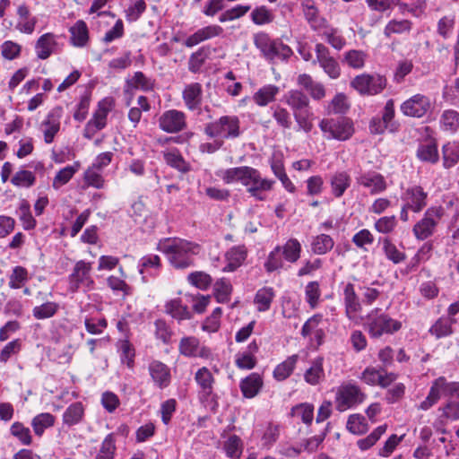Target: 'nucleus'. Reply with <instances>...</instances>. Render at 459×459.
Masks as SVG:
<instances>
[{
  "label": "nucleus",
  "mask_w": 459,
  "mask_h": 459,
  "mask_svg": "<svg viewBox=\"0 0 459 459\" xmlns=\"http://www.w3.org/2000/svg\"><path fill=\"white\" fill-rule=\"evenodd\" d=\"M157 249L163 253L176 269H186L194 264V257L202 250L199 244L179 238H165L159 241Z\"/></svg>",
  "instance_id": "nucleus-1"
},
{
  "label": "nucleus",
  "mask_w": 459,
  "mask_h": 459,
  "mask_svg": "<svg viewBox=\"0 0 459 459\" xmlns=\"http://www.w3.org/2000/svg\"><path fill=\"white\" fill-rule=\"evenodd\" d=\"M255 47L259 50L261 56L269 62L277 59L285 60L292 55L291 48L279 39H273L264 31L253 35Z\"/></svg>",
  "instance_id": "nucleus-2"
},
{
  "label": "nucleus",
  "mask_w": 459,
  "mask_h": 459,
  "mask_svg": "<svg viewBox=\"0 0 459 459\" xmlns=\"http://www.w3.org/2000/svg\"><path fill=\"white\" fill-rule=\"evenodd\" d=\"M402 326V322L382 313L380 308H374L366 316L365 328L372 338H379L384 334H394Z\"/></svg>",
  "instance_id": "nucleus-3"
},
{
  "label": "nucleus",
  "mask_w": 459,
  "mask_h": 459,
  "mask_svg": "<svg viewBox=\"0 0 459 459\" xmlns=\"http://www.w3.org/2000/svg\"><path fill=\"white\" fill-rule=\"evenodd\" d=\"M204 133L212 138L235 139L240 136V120L237 116H222L219 119L208 123Z\"/></svg>",
  "instance_id": "nucleus-4"
},
{
  "label": "nucleus",
  "mask_w": 459,
  "mask_h": 459,
  "mask_svg": "<svg viewBox=\"0 0 459 459\" xmlns=\"http://www.w3.org/2000/svg\"><path fill=\"white\" fill-rule=\"evenodd\" d=\"M365 398L366 394L359 385L352 383H343L336 390L335 408L339 411H345L361 403Z\"/></svg>",
  "instance_id": "nucleus-5"
},
{
  "label": "nucleus",
  "mask_w": 459,
  "mask_h": 459,
  "mask_svg": "<svg viewBox=\"0 0 459 459\" xmlns=\"http://www.w3.org/2000/svg\"><path fill=\"white\" fill-rule=\"evenodd\" d=\"M434 109V102L431 99L421 93H416L404 100L400 110L405 117L422 118L430 114Z\"/></svg>",
  "instance_id": "nucleus-6"
},
{
  "label": "nucleus",
  "mask_w": 459,
  "mask_h": 459,
  "mask_svg": "<svg viewBox=\"0 0 459 459\" xmlns=\"http://www.w3.org/2000/svg\"><path fill=\"white\" fill-rule=\"evenodd\" d=\"M351 86L360 95L373 96L386 86V79L378 74H361L353 78Z\"/></svg>",
  "instance_id": "nucleus-7"
},
{
  "label": "nucleus",
  "mask_w": 459,
  "mask_h": 459,
  "mask_svg": "<svg viewBox=\"0 0 459 459\" xmlns=\"http://www.w3.org/2000/svg\"><path fill=\"white\" fill-rule=\"evenodd\" d=\"M240 183L247 187V191L251 196L256 200L263 201L265 199V196L262 192L270 191L273 186L274 181L263 178L257 169L248 167Z\"/></svg>",
  "instance_id": "nucleus-8"
},
{
  "label": "nucleus",
  "mask_w": 459,
  "mask_h": 459,
  "mask_svg": "<svg viewBox=\"0 0 459 459\" xmlns=\"http://www.w3.org/2000/svg\"><path fill=\"white\" fill-rule=\"evenodd\" d=\"M91 264L84 260L76 262L73 272L69 275V290L72 292L83 288L85 291L91 290L94 287V281L91 277Z\"/></svg>",
  "instance_id": "nucleus-9"
},
{
  "label": "nucleus",
  "mask_w": 459,
  "mask_h": 459,
  "mask_svg": "<svg viewBox=\"0 0 459 459\" xmlns=\"http://www.w3.org/2000/svg\"><path fill=\"white\" fill-rule=\"evenodd\" d=\"M444 209L442 207H430L425 213L424 217L417 222L413 227V233L418 239L424 240L431 236L438 221L444 216Z\"/></svg>",
  "instance_id": "nucleus-10"
},
{
  "label": "nucleus",
  "mask_w": 459,
  "mask_h": 459,
  "mask_svg": "<svg viewBox=\"0 0 459 459\" xmlns=\"http://www.w3.org/2000/svg\"><path fill=\"white\" fill-rule=\"evenodd\" d=\"M319 127L325 134H329L328 138L345 141L349 139L354 130L352 122L345 117L334 119H322Z\"/></svg>",
  "instance_id": "nucleus-11"
},
{
  "label": "nucleus",
  "mask_w": 459,
  "mask_h": 459,
  "mask_svg": "<svg viewBox=\"0 0 459 459\" xmlns=\"http://www.w3.org/2000/svg\"><path fill=\"white\" fill-rule=\"evenodd\" d=\"M315 51L316 59H313V64L317 63L331 79L339 78L341 67L335 58L330 55L328 48L322 43H317Z\"/></svg>",
  "instance_id": "nucleus-12"
},
{
  "label": "nucleus",
  "mask_w": 459,
  "mask_h": 459,
  "mask_svg": "<svg viewBox=\"0 0 459 459\" xmlns=\"http://www.w3.org/2000/svg\"><path fill=\"white\" fill-rule=\"evenodd\" d=\"M58 39L59 36L52 32L42 34L35 42L36 56L40 60H46L61 51L63 44Z\"/></svg>",
  "instance_id": "nucleus-13"
},
{
  "label": "nucleus",
  "mask_w": 459,
  "mask_h": 459,
  "mask_svg": "<svg viewBox=\"0 0 459 459\" xmlns=\"http://www.w3.org/2000/svg\"><path fill=\"white\" fill-rule=\"evenodd\" d=\"M359 186L368 189L370 195L382 194L387 188V182L385 177L374 170L361 171L356 177Z\"/></svg>",
  "instance_id": "nucleus-14"
},
{
  "label": "nucleus",
  "mask_w": 459,
  "mask_h": 459,
  "mask_svg": "<svg viewBox=\"0 0 459 459\" xmlns=\"http://www.w3.org/2000/svg\"><path fill=\"white\" fill-rule=\"evenodd\" d=\"M112 108V100L104 99L99 102L98 109L93 117L88 121L85 126V136L91 138L97 131L106 126V121L108 112Z\"/></svg>",
  "instance_id": "nucleus-15"
},
{
  "label": "nucleus",
  "mask_w": 459,
  "mask_h": 459,
  "mask_svg": "<svg viewBox=\"0 0 459 459\" xmlns=\"http://www.w3.org/2000/svg\"><path fill=\"white\" fill-rule=\"evenodd\" d=\"M160 128L169 134L184 130L186 127V117L183 111L169 109L161 114L159 118Z\"/></svg>",
  "instance_id": "nucleus-16"
},
{
  "label": "nucleus",
  "mask_w": 459,
  "mask_h": 459,
  "mask_svg": "<svg viewBox=\"0 0 459 459\" xmlns=\"http://www.w3.org/2000/svg\"><path fill=\"white\" fill-rule=\"evenodd\" d=\"M359 378L368 385H379L382 388H386L396 380L397 375L393 372L388 373L383 368L377 369L374 367H367Z\"/></svg>",
  "instance_id": "nucleus-17"
},
{
  "label": "nucleus",
  "mask_w": 459,
  "mask_h": 459,
  "mask_svg": "<svg viewBox=\"0 0 459 459\" xmlns=\"http://www.w3.org/2000/svg\"><path fill=\"white\" fill-rule=\"evenodd\" d=\"M180 354L186 357H199L208 359L211 357V351L200 344L199 340L195 336L183 337L178 345Z\"/></svg>",
  "instance_id": "nucleus-18"
},
{
  "label": "nucleus",
  "mask_w": 459,
  "mask_h": 459,
  "mask_svg": "<svg viewBox=\"0 0 459 459\" xmlns=\"http://www.w3.org/2000/svg\"><path fill=\"white\" fill-rule=\"evenodd\" d=\"M343 300L346 316L350 320L359 324L357 314L361 311L362 306L352 283H347L345 285L343 290Z\"/></svg>",
  "instance_id": "nucleus-19"
},
{
  "label": "nucleus",
  "mask_w": 459,
  "mask_h": 459,
  "mask_svg": "<svg viewBox=\"0 0 459 459\" xmlns=\"http://www.w3.org/2000/svg\"><path fill=\"white\" fill-rule=\"evenodd\" d=\"M62 108L56 107L53 108L41 124V130L44 134L46 143H51L56 134L60 129V118L62 117Z\"/></svg>",
  "instance_id": "nucleus-20"
},
{
  "label": "nucleus",
  "mask_w": 459,
  "mask_h": 459,
  "mask_svg": "<svg viewBox=\"0 0 459 459\" xmlns=\"http://www.w3.org/2000/svg\"><path fill=\"white\" fill-rule=\"evenodd\" d=\"M428 193L420 186H413L406 189L403 194L405 204L415 212H420L427 205Z\"/></svg>",
  "instance_id": "nucleus-21"
},
{
  "label": "nucleus",
  "mask_w": 459,
  "mask_h": 459,
  "mask_svg": "<svg viewBox=\"0 0 459 459\" xmlns=\"http://www.w3.org/2000/svg\"><path fill=\"white\" fill-rule=\"evenodd\" d=\"M247 256V248L245 245H239L230 247L225 253L226 265L222 271L226 273L234 272L240 267Z\"/></svg>",
  "instance_id": "nucleus-22"
},
{
  "label": "nucleus",
  "mask_w": 459,
  "mask_h": 459,
  "mask_svg": "<svg viewBox=\"0 0 459 459\" xmlns=\"http://www.w3.org/2000/svg\"><path fill=\"white\" fill-rule=\"evenodd\" d=\"M149 373L155 385L160 388H165L169 385L171 379L170 370L164 363L159 360H152L149 364Z\"/></svg>",
  "instance_id": "nucleus-23"
},
{
  "label": "nucleus",
  "mask_w": 459,
  "mask_h": 459,
  "mask_svg": "<svg viewBox=\"0 0 459 459\" xmlns=\"http://www.w3.org/2000/svg\"><path fill=\"white\" fill-rule=\"evenodd\" d=\"M182 98L186 107L189 110H195L200 108L203 99V88L198 82H192L183 90Z\"/></svg>",
  "instance_id": "nucleus-24"
},
{
  "label": "nucleus",
  "mask_w": 459,
  "mask_h": 459,
  "mask_svg": "<svg viewBox=\"0 0 459 459\" xmlns=\"http://www.w3.org/2000/svg\"><path fill=\"white\" fill-rule=\"evenodd\" d=\"M325 359L318 356L311 360L309 368L304 373V380L310 385H317L325 378L324 369Z\"/></svg>",
  "instance_id": "nucleus-25"
},
{
  "label": "nucleus",
  "mask_w": 459,
  "mask_h": 459,
  "mask_svg": "<svg viewBox=\"0 0 459 459\" xmlns=\"http://www.w3.org/2000/svg\"><path fill=\"white\" fill-rule=\"evenodd\" d=\"M223 32V29L219 25H209L206 27H204L202 29H199L196 30L194 34L189 36L186 41L185 45L187 48H193L194 46L220 36Z\"/></svg>",
  "instance_id": "nucleus-26"
},
{
  "label": "nucleus",
  "mask_w": 459,
  "mask_h": 459,
  "mask_svg": "<svg viewBox=\"0 0 459 459\" xmlns=\"http://www.w3.org/2000/svg\"><path fill=\"white\" fill-rule=\"evenodd\" d=\"M297 83L308 91L313 100H319L325 97V86L320 82H315L307 74H299L297 78Z\"/></svg>",
  "instance_id": "nucleus-27"
},
{
  "label": "nucleus",
  "mask_w": 459,
  "mask_h": 459,
  "mask_svg": "<svg viewBox=\"0 0 459 459\" xmlns=\"http://www.w3.org/2000/svg\"><path fill=\"white\" fill-rule=\"evenodd\" d=\"M195 379L200 387L201 399L207 400L212 394L213 390L214 378L211 371L204 367L197 370Z\"/></svg>",
  "instance_id": "nucleus-28"
},
{
  "label": "nucleus",
  "mask_w": 459,
  "mask_h": 459,
  "mask_svg": "<svg viewBox=\"0 0 459 459\" xmlns=\"http://www.w3.org/2000/svg\"><path fill=\"white\" fill-rule=\"evenodd\" d=\"M18 22L16 29L25 34H32L37 23V18L30 15L26 4H20L17 8Z\"/></svg>",
  "instance_id": "nucleus-29"
},
{
  "label": "nucleus",
  "mask_w": 459,
  "mask_h": 459,
  "mask_svg": "<svg viewBox=\"0 0 459 459\" xmlns=\"http://www.w3.org/2000/svg\"><path fill=\"white\" fill-rule=\"evenodd\" d=\"M280 88L274 84H265L260 87L252 96L253 101L258 107H265L276 100Z\"/></svg>",
  "instance_id": "nucleus-30"
},
{
  "label": "nucleus",
  "mask_w": 459,
  "mask_h": 459,
  "mask_svg": "<svg viewBox=\"0 0 459 459\" xmlns=\"http://www.w3.org/2000/svg\"><path fill=\"white\" fill-rule=\"evenodd\" d=\"M286 104L291 108L292 112L301 111L309 108L308 97L299 90H290L284 95Z\"/></svg>",
  "instance_id": "nucleus-31"
},
{
  "label": "nucleus",
  "mask_w": 459,
  "mask_h": 459,
  "mask_svg": "<svg viewBox=\"0 0 459 459\" xmlns=\"http://www.w3.org/2000/svg\"><path fill=\"white\" fill-rule=\"evenodd\" d=\"M301 6L305 18L313 30H317L324 26L325 20L319 15L313 0H301Z\"/></svg>",
  "instance_id": "nucleus-32"
},
{
  "label": "nucleus",
  "mask_w": 459,
  "mask_h": 459,
  "mask_svg": "<svg viewBox=\"0 0 459 459\" xmlns=\"http://www.w3.org/2000/svg\"><path fill=\"white\" fill-rule=\"evenodd\" d=\"M71 37L70 42L76 48L84 47L89 40V31L86 23L80 20L69 30Z\"/></svg>",
  "instance_id": "nucleus-33"
},
{
  "label": "nucleus",
  "mask_w": 459,
  "mask_h": 459,
  "mask_svg": "<svg viewBox=\"0 0 459 459\" xmlns=\"http://www.w3.org/2000/svg\"><path fill=\"white\" fill-rule=\"evenodd\" d=\"M84 416V408L82 403L76 402L70 404L62 416L63 424L73 427L79 424Z\"/></svg>",
  "instance_id": "nucleus-34"
},
{
  "label": "nucleus",
  "mask_w": 459,
  "mask_h": 459,
  "mask_svg": "<svg viewBox=\"0 0 459 459\" xmlns=\"http://www.w3.org/2000/svg\"><path fill=\"white\" fill-rule=\"evenodd\" d=\"M263 385V380L260 375L252 373L240 383V389L243 395L247 398L255 397Z\"/></svg>",
  "instance_id": "nucleus-35"
},
{
  "label": "nucleus",
  "mask_w": 459,
  "mask_h": 459,
  "mask_svg": "<svg viewBox=\"0 0 459 459\" xmlns=\"http://www.w3.org/2000/svg\"><path fill=\"white\" fill-rule=\"evenodd\" d=\"M455 319L453 317H440L429 328V332L437 339L449 336L453 333V325Z\"/></svg>",
  "instance_id": "nucleus-36"
},
{
  "label": "nucleus",
  "mask_w": 459,
  "mask_h": 459,
  "mask_svg": "<svg viewBox=\"0 0 459 459\" xmlns=\"http://www.w3.org/2000/svg\"><path fill=\"white\" fill-rule=\"evenodd\" d=\"M81 164L79 161L74 162L73 165L66 166L61 169L53 178L52 186L57 190L61 186L67 184L74 175L80 169Z\"/></svg>",
  "instance_id": "nucleus-37"
},
{
  "label": "nucleus",
  "mask_w": 459,
  "mask_h": 459,
  "mask_svg": "<svg viewBox=\"0 0 459 459\" xmlns=\"http://www.w3.org/2000/svg\"><path fill=\"white\" fill-rule=\"evenodd\" d=\"M272 117L276 125L283 131L290 130L292 126L291 113L281 105H273L271 107Z\"/></svg>",
  "instance_id": "nucleus-38"
},
{
  "label": "nucleus",
  "mask_w": 459,
  "mask_h": 459,
  "mask_svg": "<svg viewBox=\"0 0 459 459\" xmlns=\"http://www.w3.org/2000/svg\"><path fill=\"white\" fill-rule=\"evenodd\" d=\"M165 311L178 321L189 319L191 316V313L187 307L183 305L181 300L178 299L168 301L165 305Z\"/></svg>",
  "instance_id": "nucleus-39"
},
{
  "label": "nucleus",
  "mask_w": 459,
  "mask_h": 459,
  "mask_svg": "<svg viewBox=\"0 0 459 459\" xmlns=\"http://www.w3.org/2000/svg\"><path fill=\"white\" fill-rule=\"evenodd\" d=\"M56 417L48 412H43L36 415L31 420V427L38 437H41L45 429L54 426Z\"/></svg>",
  "instance_id": "nucleus-40"
},
{
  "label": "nucleus",
  "mask_w": 459,
  "mask_h": 459,
  "mask_svg": "<svg viewBox=\"0 0 459 459\" xmlns=\"http://www.w3.org/2000/svg\"><path fill=\"white\" fill-rule=\"evenodd\" d=\"M295 122L297 124L298 131H304L309 133L314 127V113L309 108H305L301 111H296L292 113Z\"/></svg>",
  "instance_id": "nucleus-41"
},
{
  "label": "nucleus",
  "mask_w": 459,
  "mask_h": 459,
  "mask_svg": "<svg viewBox=\"0 0 459 459\" xmlns=\"http://www.w3.org/2000/svg\"><path fill=\"white\" fill-rule=\"evenodd\" d=\"M330 183L333 195L341 197L350 186L351 178L345 171L337 172L331 178Z\"/></svg>",
  "instance_id": "nucleus-42"
},
{
  "label": "nucleus",
  "mask_w": 459,
  "mask_h": 459,
  "mask_svg": "<svg viewBox=\"0 0 459 459\" xmlns=\"http://www.w3.org/2000/svg\"><path fill=\"white\" fill-rule=\"evenodd\" d=\"M274 296L275 293L272 287H264L258 290L254 300L257 307V310L260 312L267 311L271 307V303Z\"/></svg>",
  "instance_id": "nucleus-43"
},
{
  "label": "nucleus",
  "mask_w": 459,
  "mask_h": 459,
  "mask_svg": "<svg viewBox=\"0 0 459 459\" xmlns=\"http://www.w3.org/2000/svg\"><path fill=\"white\" fill-rule=\"evenodd\" d=\"M164 160L168 165L177 169L181 172L189 170V164L184 160L179 151L177 149H170L163 153Z\"/></svg>",
  "instance_id": "nucleus-44"
},
{
  "label": "nucleus",
  "mask_w": 459,
  "mask_h": 459,
  "mask_svg": "<svg viewBox=\"0 0 459 459\" xmlns=\"http://www.w3.org/2000/svg\"><path fill=\"white\" fill-rule=\"evenodd\" d=\"M334 246L333 239L326 234H320L312 238L311 250L316 255H325Z\"/></svg>",
  "instance_id": "nucleus-45"
},
{
  "label": "nucleus",
  "mask_w": 459,
  "mask_h": 459,
  "mask_svg": "<svg viewBox=\"0 0 459 459\" xmlns=\"http://www.w3.org/2000/svg\"><path fill=\"white\" fill-rule=\"evenodd\" d=\"M298 359L299 355L297 354L288 357L275 368L273 377L279 381L285 380L293 372Z\"/></svg>",
  "instance_id": "nucleus-46"
},
{
  "label": "nucleus",
  "mask_w": 459,
  "mask_h": 459,
  "mask_svg": "<svg viewBox=\"0 0 459 459\" xmlns=\"http://www.w3.org/2000/svg\"><path fill=\"white\" fill-rule=\"evenodd\" d=\"M116 450V437L114 433H110L101 442L95 459H114Z\"/></svg>",
  "instance_id": "nucleus-47"
},
{
  "label": "nucleus",
  "mask_w": 459,
  "mask_h": 459,
  "mask_svg": "<svg viewBox=\"0 0 459 459\" xmlns=\"http://www.w3.org/2000/svg\"><path fill=\"white\" fill-rule=\"evenodd\" d=\"M412 23L409 20H391L384 29L385 37L390 38L393 34L409 33Z\"/></svg>",
  "instance_id": "nucleus-48"
},
{
  "label": "nucleus",
  "mask_w": 459,
  "mask_h": 459,
  "mask_svg": "<svg viewBox=\"0 0 459 459\" xmlns=\"http://www.w3.org/2000/svg\"><path fill=\"white\" fill-rule=\"evenodd\" d=\"M443 160L446 168H451L459 161V142H449L443 146Z\"/></svg>",
  "instance_id": "nucleus-49"
},
{
  "label": "nucleus",
  "mask_w": 459,
  "mask_h": 459,
  "mask_svg": "<svg viewBox=\"0 0 459 459\" xmlns=\"http://www.w3.org/2000/svg\"><path fill=\"white\" fill-rule=\"evenodd\" d=\"M433 384L435 385L437 392L439 393L440 397L444 396H456L459 397V383L458 382H450L448 383L446 379L443 377L437 378Z\"/></svg>",
  "instance_id": "nucleus-50"
},
{
  "label": "nucleus",
  "mask_w": 459,
  "mask_h": 459,
  "mask_svg": "<svg viewBox=\"0 0 459 459\" xmlns=\"http://www.w3.org/2000/svg\"><path fill=\"white\" fill-rule=\"evenodd\" d=\"M281 253L286 261L297 262L300 257L301 245L296 238H290L281 247Z\"/></svg>",
  "instance_id": "nucleus-51"
},
{
  "label": "nucleus",
  "mask_w": 459,
  "mask_h": 459,
  "mask_svg": "<svg viewBox=\"0 0 459 459\" xmlns=\"http://www.w3.org/2000/svg\"><path fill=\"white\" fill-rule=\"evenodd\" d=\"M417 157L422 161L436 163L439 158L437 144L433 143L420 144L417 150Z\"/></svg>",
  "instance_id": "nucleus-52"
},
{
  "label": "nucleus",
  "mask_w": 459,
  "mask_h": 459,
  "mask_svg": "<svg viewBox=\"0 0 459 459\" xmlns=\"http://www.w3.org/2000/svg\"><path fill=\"white\" fill-rule=\"evenodd\" d=\"M347 429L354 435H362L368 429L366 419L359 414H352L348 418Z\"/></svg>",
  "instance_id": "nucleus-53"
},
{
  "label": "nucleus",
  "mask_w": 459,
  "mask_h": 459,
  "mask_svg": "<svg viewBox=\"0 0 459 459\" xmlns=\"http://www.w3.org/2000/svg\"><path fill=\"white\" fill-rule=\"evenodd\" d=\"M248 166H242L237 168H230L221 170L218 173V176L226 183L232 184L241 181L247 169Z\"/></svg>",
  "instance_id": "nucleus-54"
},
{
  "label": "nucleus",
  "mask_w": 459,
  "mask_h": 459,
  "mask_svg": "<svg viewBox=\"0 0 459 459\" xmlns=\"http://www.w3.org/2000/svg\"><path fill=\"white\" fill-rule=\"evenodd\" d=\"M152 88V82L142 72L134 73V76L126 81V92L130 89H141L143 91H149Z\"/></svg>",
  "instance_id": "nucleus-55"
},
{
  "label": "nucleus",
  "mask_w": 459,
  "mask_h": 459,
  "mask_svg": "<svg viewBox=\"0 0 459 459\" xmlns=\"http://www.w3.org/2000/svg\"><path fill=\"white\" fill-rule=\"evenodd\" d=\"M381 242L383 245V250L385 256L394 264H399L405 259V254L399 251L396 246L394 243H392L390 238H384L381 240Z\"/></svg>",
  "instance_id": "nucleus-56"
},
{
  "label": "nucleus",
  "mask_w": 459,
  "mask_h": 459,
  "mask_svg": "<svg viewBox=\"0 0 459 459\" xmlns=\"http://www.w3.org/2000/svg\"><path fill=\"white\" fill-rule=\"evenodd\" d=\"M440 124L445 131H456L459 127V113L452 109L445 110L441 115Z\"/></svg>",
  "instance_id": "nucleus-57"
},
{
  "label": "nucleus",
  "mask_w": 459,
  "mask_h": 459,
  "mask_svg": "<svg viewBox=\"0 0 459 459\" xmlns=\"http://www.w3.org/2000/svg\"><path fill=\"white\" fill-rule=\"evenodd\" d=\"M367 54L361 50H349L344 54V62L353 69H361L365 65Z\"/></svg>",
  "instance_id": "nucleus-58"
},
{
  "label": "nucleus",
  "mask_w": 459,
  "mask_h": 459,
  "mask_svg": "<svg viewBox=\"0 0 459 459\" xmlns=\"http://www.w3.org/2000/svg\"><path fill=\"white\" fill-rule=\"evenodd\" d=\"M10 432L24 446H30L32 443L30 429L25 427L22 422L16 421L13 423L10 428Z\"/></svg>",
  "instance_id": "nucleus-59"
},
{
  "label": "nucleus",
  "mask_w": 459,
  "mask_h": 459,
  "mask_svg": "<svg viewBox=\"0 0 459 459\" xmlns=\"http://www.w3.org/2000/svg\"><path fill=\"white\" fill-rule=\"evenodd\" d=\"M18 216L24 230H32L36 226V220L30 212V206L26 201H22L18 209Z\"/></svg>",
  "instance_id": "nucleus-60"
},
{
  "label": "nucleus",
  "mask_w": 459,
  "mask_h": 459,
  "mask_svg": "<svg viewBox=\"0 0 459 459\" xmlns=\"http://www.w3.org/2000/svg\"><path fill=\"white\" fill-rule=\"evenodd\" d=\"M232 291V285L225 279L217 281L214 284L215 297L218 302L226 303L230 300Z\"/></svg>",
  "instance_id": "nucleus-61"
},
{
  "label": "nucleus",
  "mask_w": 459,
  "mask_h": 459,
  "mask_svg": "<svg viewBox=\"0 0 459 459\" xmlns=\"http://www.w3.org/2000/svg\"><path fill=\"white\" fill-rule=\"evenodd\" d=\"M58 307V304L49 301L35 307L32 310V314L36 319H47L52 317L57 312Z\"/></svg>",
  "instance_id": "nucleus-62"
},
{
  "label": "nucleus",
  "mask_w": 459,
  "mask_h": 459,
  "mask_svg": "<svg viewBox=\"0 0 459 459\" xmlns=\"http://www.w3.org/2000/svg\"><path fill=\"white\" fill-rule=\"evenodd\" d=\"M397 226V220L394 215L383 216L377 220L374 224V229L381 234L392 233Z\"/></svg>",
  "instance_id": "nucleus-63"
},
{
  "label": "nucleus",
  "mask_w": 459,
  "mask_h": 459,
  "mask_svg": "<svg viewBox=\"0 0 459 459\" xmlns=\"http://www.w3.org/2000/svg\"><path fill=\"white\" fill-rule=\"evenodd\" d=\"M252 22L256 25H264L273 22V13L264 5L255 7L250 14Z\"/></svg>",
  "instance_id": "nucleus-64"
}]
</instances>
